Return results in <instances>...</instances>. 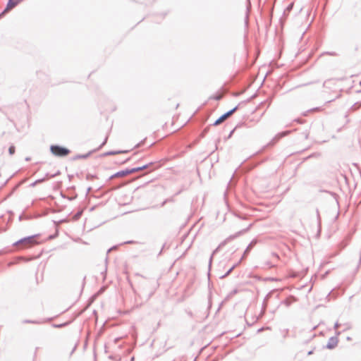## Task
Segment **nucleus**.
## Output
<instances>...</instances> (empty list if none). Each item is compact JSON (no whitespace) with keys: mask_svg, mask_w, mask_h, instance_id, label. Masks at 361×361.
<instances>
[{"mask_svg":"<svg viewBox=\"0 0 361 361\" xmlns=\"http://www.w3.org/2000/svg\"><path fill=\"white\" fill-rule=\"evenodd\" d=\"M51 152L54 155L59 157H65L70 153L69 149L58 145H52L51 147Z\"/></svg>","mask_w":361,"mask_h":361,"instance_id":"nucleus-1","label":"nucleus"},{"mask_svg":"<svg viewBox=\"0 0 361 361\" xmlns=\"http://www.w3.org/2000/svg\"><path fill=\"white\" fill-rule=\"evenodd\" d=\"M38 242L36 239V237H28V238H24V248L25 247H30L32 245L37 244Z\"/></svg>","mask_w":361,"mask_h":361,"instance_id":"nucleus-5","label":"nucleus"},{"mask_svg":"<svg viewBox=\"0 0 361 361\" xmlns=\"http://www.w3.org/2000/svg\"><path fill=\"white\" fill-rule=\"evenodd\" d=\"M14 152H15V148H14V147H10V148H9V153H10L11 154H13L14 153Z\"/></svg>","mask_w":361,"mask_h":361,"instance_id":"nucleus-6","label":"nucleus"},{"mask_svg":"<svg viewBox=\"0 0 361 361\" xmlns=\"http://www.w3.org/2000/svg\"><path fill=\"white\" fill-rule=\"evenodd\" d=\"M118 152H111V154H117Z\"/></svg>","mask_w":361,"mask_h":361,"instance_id":"nucleus-7","label":"nucleus"},{"mask_svg":"<svg viewBox=\"0 0 361 361\" xmlns=\"http://www.w3.org/2000/svg\"><path fill=\"white\" fill-rule=\"evenodd\" d=\"M237 109V107H234L233 109L229 111L228 112L222 115L220 118H219L215 122L214 125L217 126L224 122L227 118H228L230 116H231Z\"/></svg>","mask_w":361,"mask_h":361,"instance_id":"nucleus-3","label":"nucleus"},{"mask_svg":"<svg viewBox=\"0 0 361 361\" xmlns=\"http://www.w3.org/2000/svg\"><path fill=\"white\" fill-rule=\"evenodd\" d=\"M20 0H9L7 4L6 8L4 11L0 14V18L4 16L6 13L11 11L13 8H14L16 5L20 3Z\"/></svg>","mask_w":361,"mask_h":361,"instance_id":"nucleus-4","label":"nucleus"},{"mask_svg":"<svg viewBox=\"0 0 361 361\" xmlns=\"http://www.w3.org/2000/svg\"><path fill=\"white\" fill-rule=\"evenodd\" d=\"M106 142V138L104 140V142H103L102 145H104Z\"/></svg>","mask_w":361,"mask_h":361,"instance_id":"nucleus-8","label":"nucleus"},{"mask_svg":"<svg viewBox=\"0 0 361 361\" xmlns=\"http://www.w3.org/2000/svg\"><path fill=\"white\" fill-rule=\"evenodd\" d=\"M146 167H147L146 166H143L142 167L134 168V169H132L130 170L122 171H120V172H118L117 173H116L114 175V176L115 177H124V176H128V175H129L130 173H133L141 171V170L145 169Z\"/></svg>","mask_w":361,"mask_h":361,"instance_id":"nucleus-2","label":"nucleus"}]
</instances>
